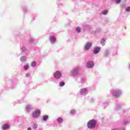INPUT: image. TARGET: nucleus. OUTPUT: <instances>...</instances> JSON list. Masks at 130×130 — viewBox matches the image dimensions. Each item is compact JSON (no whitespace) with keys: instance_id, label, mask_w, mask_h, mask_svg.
Segmentation results:
<instances>
[{"instance_id":"2","label":"nucleus","mask_w":130,"mask_h":130,"mask_svg":"<svg viewBox=\"0 0 130 130\" xmlns=\"http://www.w3.org/2000/svg\"><path fill=\"white\" fill-rule=\"evenodd\" d=\"M112 92L113 97L118 98L121 96V94H122V90L119 88H115L112 90Z\"/></svg>"},{"instance_id":"27","label":"nucleus","mask_w":130,"mask_h":130,"mask_svg":"<svg viewBox=\"0 0 130 130\" xmlns=\"http://www.w3.org/2000/svg\"><path fill=\"white\" fill-rule=\"evenodd\" d=\"M32 127L34 129H37L38 127V125L37 124H34L32 125Z\"/></svg>"},{"instance_id":"13","label":"nucleus","mask_w":130,"mask_h":130,"mask_svg":"<svg viewBox=\"0 0 130 130\" xmlns=\"http://www.w3.org/2000/svg\"><path fill=\"white\" fill-rule=\"evenodd\" d=\"M20 49L22 52H26V51H27V48H26V46L24 45H23L22 47H21Z\"/></svg>"},{"instance_id":"4","label":"nucleus","mask_w":130,"mask_h":130,"mask_svg":"<svg viewBox=\"0 0 130 130\" xmlns=\"http://www.w3.org/2000/svg\"><path fill=\"white\" fill-rule=\"evenodd\" d=\"M92 43L90 42H87L85 43L83 48L84 50H85V51H88V50H89L91 48V47H92Z\"/></svg>"},{"instance_id":"25","label":"nucleus","mask_w":130,"mask_h":130,"mask_svg":"<svg viewBox=\"0 0 130 130\" xmlns=\"http://www.w3.org/2000/svg\"><path fill=\"white\" fill-rule=\"evenodd\" d=\"M102 14L103 15H107V14H108V10H104L102 12Z\"/></svg>"},{"instance_id":"10","label":"nucleus","mask_w":130,"mask_h":130,"mask_svg":"<svg viewBox=\"0 0 130 130\" xmlns=\"http://www.w3.org/2000/svg\"><path fill=\"white\" fill-rule=\"evenodd\" d=\"M109 54H110V50L109 49H106L105 51L104 56L105 57H107V56H109Z\"/></svg>"},{"instance_id":"23","label":"nucleus","mask_w":130,"mask_h":130,"mask_svg":"<svg viewBox=\"0 0 130 130\" xmlns=\"http://www.w3.org/2000/svg\"><path fill=\"white\" fill-rule=\"evenodd\" d=\"M23 69L24 70H25V71H27V70H28V69H29V64H26L25 65H24L23 66Z\"/></svg>"},{"instance_id":"5","label":"nucleus","mask_w":130,"mask_h":130,"mask_svg":"<svg viewBox=\"0 0 130 130\" xmlns=\"http://www.w3.org/2000/svg\"><path fill=\"white\" fill-rule=\"evenodd\" d=\"M53 76L55 79L58 80L61 78V73L60 71H56L53 74Z\"/></svg>"},{"instance_id":"15","label":"nucleus","mask_w":130,"mask_h":130,"mask_svg":"<svg viewBox=\"0 0 130 130\" xmlns=\"http://www.w3.org/2000/svg\"><path fill=\"white\" fill-rule=\"evenodd\" d=\"M26 110H27V111H30V110H32V105H27L26 106Z\"/></svg>"},{"instance_id":"3","label":"nucleus","mask_w":130,"mask_h":130,"mask_svg":"<svg viewBox=\"0 0 130 130\" xmlns=\"http://www.w3.org/2000/svg\"><path fill=\"white\" fill-rule=\"evenodd\" d=\"M97 123V122L95 119H92L89 120L87 123V126L88 128H89V129H92V128H94L95 126H96V124Z\"/></svg>"},{"instance_id":"19","label":"nucleus","mask_w":130,"mask_h":130,"mask_svg":"<svg viewBox=\"0 0 130 130\" xmlns=\"http://www.w3.org/2000/svg\"><path fill=\"white\" fill-rule=\"evenodd\" d=\"M70 113L72 115H74L76 114V113H77V112L75 109H72V110H71Z\"/></svg>"},{"instance_id":"6","label":"nucleus","mask_w":130,"mask_h":130,"mask_svg":"<svg viewBox=\"0 0 130 130\" xmlns=\"http://www.w3.org/2000/svg\"><path fill=\"white\" fill-rule=\"evenodd\" d=\"M40 110L36 109L32 113V117H35V118L38 117L40 115Z\"/></svg>"},{"instance_id":"29","label":"nucleus","mask_w":130,"mask_h":130,"mask_svg":"<svg viewBox=\"0 0 130 130\" xmlns=\"http://www.w3.org/2000/svg\"><path fill=\"white\" fill-rule=\"evenodd\" d=\"M29 42H30V43H33V42H35V39H34L33 38H30L29 39Z\"/></svg>"},{"instance_id":"33","label":"nucleus","mask_w":130,"mask_h":130,"mask_svg":"<svg viewBox=\"0 0 130 130\" xmlns=\"http://www.w3.org/2000/svg\"><path fill=\"white\" fill-rule=\"evenodd\" d=\"M120 2H121V0H115V3L117 4H118L120 3Z\"/></svg>"},{"instance_id":"18","label":"nucleus","mask_w":130,"mask_h":130,"mask_svg":"<svg viewBox=\"0 0 130 130\" xmlns=\"http://www.w3.org/2000/svg\"><path fill=\"white\" fill-rule=\"evenodd\" d=\"M75 30L77 33H81V30H82V29L81 28V27L78 26L76 28Z\"/></svg>"},{"instance_id":"21","label":"nucleus","mask_w":130,"mask_h":130,"mask_svg":"<svg viewBox=\"0 0 130 130\" xmlns=\"http://www.w3.org/2000/svg\"><path fill=\"white\" fill-rule=\"evenodd\" d=\"M101 32V28H97L94 32V34H98V33H100Z\"/></svg>"},{"instance_id":"20","label":"nucleus","mask_w":130,"mask_h":130,"mask_svg":"<svg viewBox=\"0 0 130 130\" xmlns=\"http://www.w3.org/2000/svg\"><path fill=\"white\" fill-rule=\"evenodd\" d=\"M37 63L35 62V61H34L31 62L30 66L32 67V68H35L36 67Z\"/></svg>"},{"instance_id":"32","label":"nucleus","mask_w":130,"mask_h":130,"mask_svg":"<svg viewBox=\"0 0 130 130\" xmlns=\"http://www.w3.org/2000/svg\"><path fill=\"white\" fill-rule=\"evenodd\" d=\"M85 81H86V78H82L81 80V83H84Z\"/></svg>"},{"instance_id":"35","label":"nucleus","mask_w":130,"mask_h":130,"mask_svg":"<svg viewBox=\"0 0 130 130\" xmlns=\"http://www.w3.org/2000/svg\"><path fill=\"white\" fill-rule=\"evenodd\" d=\"M27 130H32V129L31 128V127H28V128H27Z\"/></svg>"},{"instance_id":"31","label":"nucleus","mask_w":130,"mask_h":130,"mask_svg":"<svg viewBox=\"0 0 130 130\" xmlns=\"http://www.w3.org/2000/svg\"><path fill=\"white\" fill-rule=\"evenodd\" d=\"M22 9L23 10L24 12H26V11H27V7L26 6H23Z\"/></svg>"},{"instance_id":"17","label":"nucleus","mask_w":130,"mask_h":130,"mask_svg":"<svg viewBox=\"0 0 130 130\" xmlns=\"http://www.w3.org/2000/svg\"><path fill=\"white\" fill-rule=\"evenodd\" d=\"M57 121L58 123H62L63 119L61 117H59L57 119Z\"/></svg>"},{"instance_id":"8","label":"nucleus","mask_w":130,"mask_h":130,"mask_svg":"<svg viewBox=\"0 0 130 130\" xmlns=\"http://www.w3.org/2000/svg\"><path fill=\"white\" fill-rule=\"evenodd\" d=\"M88 93V88H84L80 90L79 94L80 95H86Z\"/></svg>"},{"instance_id":"22","label":"nucleus","mask_w":130,"mask_h":130,"mask_svg":"<svg viewBox=\"0 0 130 130\" xmlns=\"http://www.w3.org/2000/svg\"><path fill=\"white\" fill-rule=\"evenodd\" d=\"M48 119V116L47 115H44L43 116V120L44 121H46Z\"/></svg>"},{"instance_id":"7","label":"nucleus","mask_w":130,"mask_h":130,"mask_svg":"<svg viewBox=\"0 0 130 130\" xmlns=\"http://www.w3.org/2000/svg\"><path fill=\"white\" fill-rule=\"evenodd\" d=\"M86 67L87 68V69H92V68L94 67V61L92 60L87 61L86 64Z\"/></svg>"},{"instance_id":"9","label":"nucleus","mask_w":130,"mask_h":130,"mask_svg":"<svg viewBox=\"0 0 130 130\" xmlns=\"http://www.w3.org/2000/svg\"><path fill=\"white\" fill-rule=\"evenodd\" d=\"M101 49V48L99 47H96L94 48L93 50V53H94V54H98V53L100 52Z\"/></svg>"},{"instance_id":"14","label":"nucleus","mask_w":130,"mask_h":130,"mask_svg":"<svg viewBox=\"0 0 130 130\" xmlns=\"http://www.w3.org/2000/svg\"><path fill=\"white\" fill-rule=\"evenodd\" d=\"M27 59V57H26V56H21L20 57V61L21 62H24V61H26Z\"/></svg>"},{"instance_id":"11","label":"nucleus","mask_w":130,"mask_h":130,"mask_svg":"<svg viewBox=\"0 0 130 130\" xmlns=\"http://www.w3.org/2000/svg\"><path fill=\"white\" fill-rule=\"evenodd\" d=\"M56 41V39L55 38V37L53 36H51L50 37V42L51 43H54Z\"/></svg>"},{"instance_id":"12","label":"nucleus","mask_w":130,"mask_h":130,"mask_svg":"<svg viewBox=\"0 0 130 130\" xmlns=\"http://www.w3.org/2000/svg\"><path fill=\"white\" fill-rule=\"evenodd\" d=\"M9 128H10V126L8 124H5L2 127L3 130L9 129Z\"/></svg>"},{"instance_id":"28","label":"nucleus","mask_w":130,"mask_h":130,"mask_svg":"<svg viewBox=\"0 0 130 130\" xmlns=\"http://www.w3.org/2000/svg\"><path fill=\"white\" fill-rule=\"evenodd\" d=\"M120 108H121V106H120V105H118L116 107L115 110H119V109H120Z\"/></svg>"},{"instance_id":"16","label":"nucleus","mask_w":130,"mask_h":130,"mask_svg":"<svg viewBox=\"0 0 130 130\" xmlns=\"http://www.w3.org/2000/svg\"><path fill=\"white\" fill-rule=\"evenodd\" d=\"M105 41H106V40H105V38H102L101 40L100 43L102 45H103V46H104V45H105Z\"/></svg>"},{"instance_id":"1","label":"nucleus","mask_w":130,"mask_h":130,"mask_svg":"<svg viewBox=\"0 0 130 130\" xmlns=\"http://www.w3.org/2000/svg\"><path fill=\"white\" fill-rule=\"evenodd\" d=\"M80 70L81 68L80 67H75L71 70L70 75L72 77H76V76H78L80 74Z\"/></svg>"},{"instance_id":"26","label":"nucleus","mask_w":130,"mask_h":130,"mask_svg":"<svg viewBox=\"0 0 130 130\" xmlns=\"http://www.w3.org/2000/svg\"><path fill=\"white\" fill-rule=\"evenodd\" d=\"M65 83L63 81H61L59 82V86L60 87H63V86L65 85Z\"/></svg>"},{"instance_id":"34","label":"nucleus","mask_w":130,"mask_h":130,"mask_svg":"<svg viewBox=\"0 0 130 130\" xmlns=\"http://www.w3.org/2000/svg\"><path fill=\"white\" fill-rule=\"evenodd\" d=\"M31 75H30V74H27L25 75V77H26V78H30Z\"/></svg>"},{"instance_id":"30","label":"nucleus","mask_w":130,"mask_h":130,"mask_svg":"<svg viewBox=\"0 0 130 130\" xmlns=\"http://www.w3.org/2000/svg\"><path fill=\"white\" fill-rule=\"evenodd\" d=\"M125 12H130V7L128 6V7H126L125 9Z\"/></svg>"},{"instance_id":"24","label":"nucleus","mask_w":130,"mask_h":130,"mask_svg":"<svg viewBox=\"0 0 130 130\" xmlns=\"http://www.w3.org/2000/svg\"><path fill=\"white\" fill-rule=\"evenodd\" d=\"M130 122V119L127 120L123 121V124H127V123H129Z\"/></svg>"}]
</instances>
